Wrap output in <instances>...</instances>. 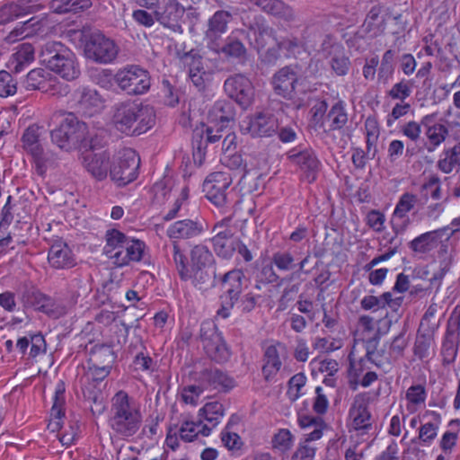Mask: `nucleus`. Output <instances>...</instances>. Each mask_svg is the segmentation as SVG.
<instances>
[{
  "label": "nucleus",
  "mask_w": 460,
  "mask_h": 460,
  "mask_svg": "<svg viewBox=\"0 0 460 460\" xmlns=\"http://www.w3.org/2000/svg\"><path fill=\"white\" fill-rule=\"evenodd\" d=\"M133 402V399L123 390L116 393L111 399L109 425L119 437H132L141 426V412L134 407Z\"/></svg>",
  "instance_id": "obj_1"
},
{
  "label": "nucleus",
  "mask_w": 460,
  "mask_h": 460,
  "mask_svg": "<svg viewBox=\"0 0 460 460\" xmlns=\"http://www.w3.org/2000/svg\"><path fill=\"white\" fill-rule=\"evenodd\" d=\"M243 28L236 32L244 37L250 47L258 53L268 44L267 39H275L276 31L269 25L265 17L254 11L243 10L240 14Z\"/></svg>",
  "instance_id": "obj_2"
},
{
  "label": "nucleus",
  "mask_w": 460,
  "mask_h": 460,
  "mask_svg": "<svg viewBox=\"0 0 460 460\" xmlns=\"http://www.w3.org/2000/svg\"><path fill=\"white\" fill-rule=\"evenodd\" d=\"M87 133V124L74 113L62 117L58 125L50 131L51 141L62 150L71 152L79 149Z\"/></svg>",
  "instance_id": "obj_3"
},
{
  "label": "nucleus",
  "mask_w": 460,
  "mask_h": 460,
  "mask_svg": "<svg viewBox=\"0 0 460 460\" xmlns=\"http://www.w3.org/2000/svg\"><path fill=\"white\" fill-rule=\"evenodd\" d=\"M244 278L241 269H233L219 278V282L225 287V290L219 296L220 307L217 311L218 317L226 319L230 316L232 309L241 298Z\"/></svg>",
  "instance_id": "obj_4"
},
{
  "label": "nucleus",
  "mask_w": 460,
  "mask_h": 460,
  "mask_svg": "<svg viewBox=\"0 0 460 460\" xmlns=\"http://www.w3.org/2000/svg\"><path fill=\"white\" fill-rule=\"evenodd\" d=\"M114 82L127 94L141 95L149 91L151 75L146 69L137 65H129L114 75Z\"/></svg>",
  "instance_id": "obj_5"
},
{
  "label": "nucleus",
  "mask_w": 460,
  "mask_h": 460,
  "mask_svg": "<svg viewBox=\"0 0 460 460\" xmlns=\"http://www.w3.org/2000/svg\"><path fill=\"white\" fill-rule=\"evenodd\" d=\"M140 157L131 148L124 149L110 164L109 175L118 187H125L138 176Z\"/></svg>",
  "instance_id": "obj_6"
},
{
  "label": "nucleus",
  "mask_w": 460,
  "mask_h": 460,
  "mask_svg": "<svg viewBox=\"0 0 460 460\" xmlns=\"http://www.w3.org/2000/svg\"><path fill=\"white\" fill-rule=\"evenodd\" d=\"M200 340L207 356L217 364L227 362L231 350L217 325L211 322H204L200 326Z\"/></svg>",
  "instance_id": "obj_7"
},
{
  "label": "nucleus",
  "mask_w": 460,
  "mask_h": 460,
  "mask_svg": "<svg viewBox=\"0 0 460 460\" xmlns=\"http://www.w3.org/2000/svg\"><path fill=\"white\" fill-rule=\"evenodd\" d=\"M304 74L302 66L298 63L279 68L271 78L274 93L286 100H292L297 92L298 85L302 84Z\"/></svg>",
  "instance_id": "obj_8"
},
{
  "label": "nucleus",
  "mask_w": 460,
  "mask_h": 460,
  "mask_svg": "<svg viewBox=\"0 0 460 460\" xmlns=\"http://www.w3.org/2000/svg\"><path fill=\"white\" fill-rule=\"evenodd\" d=\"M232 177L225 172H214L205 179L202 190L205 197L217 208H226L231 203L229 187Z\"/></svg>",
  "instance_id": "obj_9"
},
{
  "label": "nucleus",
  "mask_w": 460,
  "mask_h": 460,
  "mask_svg": "<svg viewBox=\"0 0 460 460\" xmlns=\"http://www.w3.org/2000/svg\"><path fill=\"white\" fill-rule=\"evenodd\" d=\"M84 52L88 58L100 64H108L117 58L119 48L104 34L93 32L85 42Z\"/></svg>",
  "instance_id": "obj_10"
},
{
  "label": "nucleus",
  "mask_w": 460,
  "mask_h": 460,
  "mask_svg": "<svg viewBox=\"0 0 460 460\" xmlns=\"http://www.w3.org/2000/svg\"><path fill=\"white\" fill-rule=\"evenodd\" d=\"M224 90L233 102L243 110L248 109L254 101V87L251 80L243 74L229 76L224 83Z\"/></svg>",
  "instance_id": "obj_11"
},
{
  "label": "nucleus",
  "mask_w": 460,
  "mask_h": 460,
  "mask_svg": "<svg viewBox=\"0 0 460 460\" xmlns=\"http://www.w3.org/2000/svg\"><path fill=\"white\" fill-rule=\"evenodd\" d=\"M156 10L154 11L155 20L173 32L182 33L181 20L185 8L178 0H158Z\"/></svg>",
  "instance_id": "obj_12"
},
{
  "label": "nucleus",
  "mask_w": 460,
  "mask_h": 460,
  "mask_svg": "<svg viewBox=\"0 0 460 460\" xmlns=\"http://www.w3.org/2000/svg\"><path fill=\"white\" fill-rule=\"evenodd\" d=\"M246 127L242 126L243 132L249 133L252 137H268L279 130V120L270 111H260L249 116Z\"/></svg>",
  "instance_id": "obj_13"
},
{
  "label": "nucleus",
  "mask_w": 460,
  "mask_h": 460,
  "mask_svg": "<svg viewBox=\"0 0 460 460\" xmlns=\"http://www.w3.org/2000/svg\"><path fill=\"white\" fill-rule=\"evenodd\" d=\"M389 17V13L381 5L372 6L363 24L357 31L356 36L359 39H365L367 37L376 38L381 35L385 30Z\"/></svg>",
  "instance_id": "obj_14"
},
{
  "label": "nucleus",
  "mask_w": 460,
  "mask_h": 460,
  "mask_svg": "<svg viewBox=\"0 0 460 460\" xmlns=\"http://www.w3.org/2000/svg\"><path fill=\"white\" fill-rule=\"evenodd\" d=\"M43 5L40 0H16L0 6V25L12 22L21 17L40 11Z\"/></svg>",
  "instance_id": "obj_15"
},
{
  "label": "nucleus",
  "mask_w": 460,
  "mask_h": 460,
  "mask_svg": "<svg viewBox=\"0 0 460 460\" xmlns=\"http://www.w3.org/2000/svg\"><path fill=\"white\" fill-rule=\"evenodd\" d=\"M236 109L230 100L217 101L208 111L210 123L217 127V133L230 129L235 122Z\"/></svg>",
  "instance_id": "obj_16"
},
{
  "label": "nucleus",
  "mask_w": 460,
  "mask_h": 460,
  "mask_svg": "<svg viewBox=\"0 0 460 460\" xmlns=\"http://www.w3.org/2000/svg\"><path fill=\"white\" fill-rule=\"evenodd\" d=\"M199 382L204 388H211L223 393H228L235 387L236 383L234 377L226 371L217 367H210L202 369L199 373Z\"/></svg>",
  "instance_id": "obj_17"
},
{
  "label": "nucleus",
  "mask_w": 460,
  "mask_h": 460,
  "mask_svg": "<svg viewBox=\"0 0 460 460\" xmlns=\"http://www.w3.org/2000/svg\"><path fill=\"white\" fill-rule=\"evenodd\" d=\"M232 20V14L226 10L217 11L208 22L205 32L207 47L218 54V42L222 34L227 31V25Z\"/></svg>",
  "instance_id": "obj_18"
},
{
  "label": "nucleus",
  "mask_w": 460,
  "mask_h": 460,
  "mask_svg": "<svg viewBox=\"0 0 460 460\" xmlns=\"http://www.w3.org/2000/svg\"><path fill=\"white\" fill-rule=\"evenodd\" d=\"M48 261L56 270H68L76 265V257L63 240L55 241L49 249Z\"/></svg>",
  "instance_id": "obj_19"
},
{
  "label": "nucleus",
  "mask_w": 460,
  "mask_h": 460,
  "mask_svg": "<svg viewBox=\"0 0 460 460\" xmlns=\"http://www.w3.org/2000/svg\"><path fill=\"white\" fill-rule=\"evenodd\" d=\"M288 158L305 172L308 182H313L316 180L321 163L313 149L305 148L300 151L292 149L288 153Z\"/></svg>",
  "instance_id": "obj_20"
},
{
  "label": "nucleus",
  "mask_w": 460,
  "mask_h": 460,
  "mask_svg": "<svg viewBox=\"0 0 460 460\" xmlns=\"http://www.w3.org/2000/svg\"><path fill=\"white\" fill-rule=\"evenodd\" d=\"M417 201V196L410 192H405L400 197L392 218V227L396 234H402L406 230L410 223L407 213L414 208Z\"/></svg>",
  "instance_id": "obj_21"
},
{
  "label": "nucleus",
  "mask_w": 460,
  "mask_h": 460,
  "mask_svg": "<svg viewBox=\"0 0 460 460\" xmlns=\"http://www.w3.org/2000/svg\"><path fill=\"white\" fill-rule=\"evenodd\" d=\"M140 105L142 103L124 102L115 106L113 122L119 131L128 136L130 135V129L139 111Z\"/></svg>",
  "instance_id": "obj_22"
},
{
  "label": "nucleus",
  "mask_w": 460,
  "mask_h": 460,
  "mask_svg": "<svg viewBox=\"0 0 460 460\" xmlns=\"http://www.w3.org/2000/svg\"><path fill=\"white\" fill-rule=\"evenodd\" d=\"M216 232L210 241L216 254L225 260H229L234 253V239L231 229L223 225H216L213 228Z\"/></svg>",
  "instance_id": "obj_23"
},
{
  "label": "nucleus",
  "mask_w": 460,
  "mask_h": 460,
  "mask_svg": "<svg viewBox=\"0 0 460 460\" xmlns=\"http://www.w3.org/2000/svg\"><path fill=\"white\" fill-rule=\"evenodd\" d=\"M203 231V220L183 219L172 224L167 229V235L172 239H190L199 236Z\"/></svg>",
  "instance_id": "obj_24"
},
{
  "label": "nucleus",
  "mask_w": 460,
  "mask_h": 460,
  "mask_svg": "<svg viewBox=\"0 0 460 460\" xmlns=\"http://www.w3.org/2000/svg\"><path fill=\"white\" fill-rule=\"evenodd\" d=\"M128 244L124 245L122 250L114 252L110 255L114 260V264L119 267L128 265L130 261H140L142 260L146 244L138 239H131L128 237Z\"/></svg>",
  "instance_id": "obj_25"
},
{
  "label": "nucleus",
  "mask_w": 460,
  "mask_h": 460,
  "mask_svg": "<svg viewBox=\"0 0 460 460\" xmlns=\"http://www.w3.org/2000/svg\"><path fill=\"white\" fill-rule=\"evenodd\" d=\"M77 106L85 115L91 117L100 111L104 103L102 96L90 87H82L77 90Z\"/></svg>",
  "instance_id": "obj_26"
},
{
  "label": "nucleus",
  "mask_w": 460,
  "mask_h": 460,
  "mask_svg": "<svg viewBox=\"0 0 460 460\" xmlns=\"http://www.w3.org/2000/svg\"><path fill=\"white\" fill-rule=\"evenodd\" d=\"M252 4L259 7L262 12L284 22H293L296 18L291 6L282 0H248Z\"/></svg>",
  "instance_id": "obj_27"
},
{
  "label": "nucleus",
  "mask_w": 460,
  "mask_h": 460,
  "mask_svg": "<svg viewBox=\"0 0 460 460\" xmlns=\"http://www.w3.org/2000/svg\"><path fill=\"white\" fill-rule=\"evenodd\" d=\"M236 31H233L226 40L223 46L218 44V53H222L228 59L244 64L248 60V49L239 39Z\"/></svg>",
  "instance_id": "obj_28"
},
{
  "label": "nucleus",
  "mask_w": 460,
  "mask_h": 460,
  "mask_svg": "<svg viewBox=\"0 0 460 460\" xmlns=\"http://www.w3.org/2000/svg\"><path fill=\"white\" fill-rule=\"evenodd\" d=\"M110 158L107 152L86 155L84 157L83 164L94 179L103 181L110 172Z\"/></svg>",
  "instance_id": "obj_29"
},
{
  "label": "nucleus",
  "mask_w": 460,
  "mask_h": 460,
  "mask_svg": "<svg viewBox=\"0 0 460 460\" xmlns=\"http://www.w3.org/2000/svg\"><path fill=\"white\" fill-rule=\"evenodd\" d=\"M71 49L60 41H47L40 47V59L47 68L51 67L55 64L62 61Z\"/></svg>",
  "instance_id": "obj_30"
},
{
  "label": "nucleus",
  "mask_w": 460,
  "mask_h": 460,
  "mask_svg": "<svg viewBox=\"0 0 460 460\" xmlns=\"http://www.w3.org/2000/svg\"><path fill=\"white\" fill-rule=\"evenodd\" d=\"M156 120L155 110L149 104L140 105L135 122L132 124L129 136H139L152 128Z\"/></svg>",
  "instance_id": "obj_31"
},
{
  "label": "nucleus",
  "mask_w": 460,
  "mask_h": 460,
  "mask_svg": "<svg viewBox=\"0 0 460 460\" xmlns=\"http://www.w3.org/2000/svg\"><path fill=\"white\" fill-rule=\"evenodd\" d=\"M436 327L418 328L416 339L413 346V354L420 360L428 358L430 355V349L434 343V333Z\"/></svg>",
  "instance_id": "obj_32"
},
{
  "label": "nucleus",
  "mask_w": 460,
  "mask_h": 460,
  "mask_svg": "<svg viewBox=\"0 0 460 460\" xmlns=\"http://www.w3.org/2000/svg\"><path fill=\"white\" fill-rule=\"evenodd\" d=\"M66 55L68 56L66 58L49 69L66 81H73L78 78L81 74L80 66L75 54L72 50L66 52Z\"/></svg>",
  "instance_id": "obj_33"
},
{
  "label": "nucleus",
  "mask_w": 460,
  "mask_h": 460,
  "mask_svg": "<svg viewBox=\"0 0 460 460\" xmlns=\"http://www.w3.org/2000/svg\"><path fill=\"white\" fill-rule=\"evenodd\" d=\"M348 122L346 104L342 100L337 101L327 113V119L324 133L338 131L344 128Z\"/></svg>",
  "instance_id": "obj_34"
},
{
  "label": "nucleus",
  "mask_w": 460,
  "mask_h": 460,
  "mask_svg": "<svg viewBox=\"0 0 460 460\" xmlns=\"http://www.w3.org/2000/svg\"><path fill=\"white\" fill-rule=\"evenodd\" d=\"M22 298L27 305L35 307L40 312L49 315L54 313V300L35 288L27 289L23 293Z\"/></svg>",
  "instance_id": "obj_35"
},
{
  "label": "nucleus",
  "mask_w": 460,
  "mask_h": 460,
  "mask_svg": "<svg viewBox=\"0 0 460 460\" xmlns=\"http://www.w3.org/2000/svg\"><path fill=\"white\" fill-rule=\"evenodd\" d=\"M89 359L87 364H95L97 366H108L112 367L117 358V355L111 344H95L88 350Z\"/></svg>",
  "instance_id": "obj_36"
},
{
  "label": "nucleus",
  "mask_w": 460,
  "mask_h": 460,
  "mask_svg": "<svg viewBox=\"0 0 460 460\" xmlns=\"http://www.w3.org/2000/svg\"><path fill=\"white\" fill-rule=\"evenodd\" d=\"M447 228H440L434 231L426 232L414 238L409 243V248L419 253L429 252L435 248Z\"/></svg>",
  "instance_id": "obj_37"
},
{
  "label": "nucleus",
  "mask_w": 460,
  "mask_h": 460,
  "mask_svg": "<svg viewBox=\"0 0 460 460\" xmlns=\"http://www.w3.org/2000/svg\"><path fill=\"white\" fill-rule=\"evenodd\" d=\"M93 0H51L49 8L58 14H78L89 10L93 6Z\"/></svg>",
  "instance_id": "obj_38"
},
{
  "label": "nucleus",
  "mask_w": 460,
  "mask_h": 460,
  "mask_svg": "<svg viewBox=\"0 0 460 460\" xmlns=\"http://www.w3.org/2000/svg\"><path fill=\"white\" fill-rule=\"evenodd\" d=\"M189 274L192 285L201 291H208L217 286V266L189 270Z\"/></svg>",
  "instance_id": "obj_39"
},
{
  "label": "nucleus",
  "mask_w": 460,
  "mask_h": 460,
  "mask_svg": "<svg viewBox=\"0 0 460 460\" xmlns=\"http://www.w3.org/2000/svg\"><path fill=\"white\" fill-rule=\"evenodd\" d=\"M190 270L217 266L216 259L209 249L203 244H197L190 250Z\"/></svg>",
  "instance_id": "obj_40"
},
{
  "label": "nucleus",
  "mask_w": 460,
  "mask_h": 460,
  "mask_svg": "<svg viewBox=\"0 0 460 460\" xmlns=\"http://www.w3.org/2000/svg\"><path fill=\"white\" fill-rule=\"evenodd\" d=\"M282 362L276 346H269L263 355V366L261 368L265 381L270 382L280 370Z\"/></svg>",
  "instance_id": "obj_41"
},
{
  "label": "nucleus",
  "mask_w": 460,
  "mask_h": 460,
  "mask_svg": "<svg viewBox=\"0 0 460 460\" xmlns=\"http://www.w3.org/2000/svg\"><path fill=\"white\" fill-rule=\"evenodd\" d=\"M39 129L38 126H30L22 137L23 148L38 161L41 160L43 156V147L40 143Z\"/></svg>",
  "instance_id": "obj_42"
},
{
  "label": "nucleus",
  "mask_w": 460,
  "mask_h": 460,
  "mask_svg": "<svg viewBox=\"0 0 460 460\" xmlns=\"http://www.w3.org/2000/svg\"><path fill=\"white\" fill-rule=\"evenodd\" d=\"M224 414L225 408L222 403L219 402H207L199 411V424H202L203 421L206 420L208 424H211L212 427H216L220 422Z\"/></svg>",
  "instance_id": "obj_43"
},
{
  "label": "nucleus",
  "mask_w": 460,
  "mask_h": 460,
  "mask_svg": "<svg viewBox=\"0 0 460 460\" xmlns=\"http://www.w3.org/2000/svg\"><path fill=\"white\" fill-rule=\"evenodd\" d=\"M328 56L331 58L329 64L336 75L343 76L348 74L350 66V61L343 53V49L341 45L334 46V49L330 50L328 52Z\"/></svg>",
  "instance_id": "obj_44"
},
{
  "label": "nucleus",
  "mask_w": 460,
  "mask_h": 460,
  "mask_svg": "<svg viewBox=\"0 0 460 460\" xmlns=\"http://www.w3.org/2000/svg\"><path fill=\"white\" fill-rule=\"evenodd\" d=\"M34 60V48L31 44L23 43L20 45L19 49L13 55V71L21 73L24 67Z\"/></svg>",
  "instance_id": "obj_45"
},
{
  "label": "nucleus",
  "mask_w": 460,
  "mask_h": 460,
  "mask_svg": "<svg viewBox=\"0 0 460 460\" xmlns=\"http://www.w3.org/2000/svg\"><path fill=\"white\" fill-rule=\"evenodd\" d=\"M49 75H50L49 73L42 68L32 69L27 74L23 85L29 91L47 92L49 87L47 76Z\"/></svg>",
  "instance_id": "obj_46"
},
{
  "label": "nucleus",
  "mask_w": 460,
  "mask_h": 460,
  "mask_svg": "<svg viewBox=\"0 0 460 460\" xmlns=\"http://www.w3.org/2000/svg\"><path fill=\"white\" fill-rule=\"evenodd\" d=\"M357 400L349 410V416L353 418L355 429H369L371 428L370 419L371 413L365 402L357 405Z\"/></svg>",
  "instance_id": "obj_47"
},
{
  "label": "nucleus",
  "mask_w": 460,
  "mask_h": 460,
  "mask_svg": "<svg viewBox=\"0 0 460 460\" xmlns=\"http://www.w3.org/2000/svg\"><path fill=\"white\" fill-rule=\"evenodd\" d=\"M398 55V50L395 49H388L386 50L380 63V66L378 68V80L386 84L393 76L394 72V65L395 59Z\"/></svg>",
  "instance_id": "obj_48"
},
{
  "label": "nucleus",
  "mask_w": 460,
  "mask_h": 460,
  "mask_svg": "<svg viewBox=\"0 0 460 460\" xmlns=\"http://www.w3.org/2000/svg\"><path fill=\"white\" fill-rule=\"evenodd\" d=\"M104 253L110 258L115 250L123 249L125 244H128V236L118 229L111 228L108 229L105 233Z\"/></svg>",
  "instance_id": "obj_49"
},
{
  "label": "nucleus",
  "mask_w": 460,
  "mask_h": 460,
  "mask_svg": "<svg viewBox=\"0 0 460 460\" xmlns=\"http://www.w3.org/2000/svg\"><path fill=\"white\" fill-rule=\"evenodd\" d=\"M447 134V128L442 124H435L428 127L426 136L429 141L424 145L427 151L429 153L434 152L437 146L444 142Z\"/></svg>",
  "instance_id": "obj_50"
},
{
  "label": "nucleus",
  "mask_w": 460,
  "mask_h": 460,
  "mask_svg": "<svg viewBox=\"0 0 460 460\" xmlns=\"http://www.w3.org/2000/svg\"><path fill=\"white\" fill-rule=\"evenodd\" d=\"M310 112L312 117L310 119L311 127L315 130H325L327 113H328V103L325 100H322L315 103Z\"/></svg>",
  "instance_id": "obj_51"
},
{
  "label": "nucleus",
  "mask_w": 460,
  "mask_h": 460,
  "mask_svg": "<svg viewBox=\"0 0 460 460\" xmlns=\"http://www.w3.org/2000/svg\"><path fill=\"white\" fill-rule=\"evenodd\" d=\"M65 393L66 384L63 380H59L56 385L53 405L50 412L51 417L54 419L62 420L65 417Z\"/></svg>",
  "instance_id": "obj_52"
},
{
  "label": "nucleus",
  "mask_w": 460,
  "mask_h": 460,
  "mask_svg": "<svg viewBox=\"0 0 460 460\" xmlns=\"http://www.w3.org/2000/svg\"><path fill=\"white\" fill-rule=\"evenodd\" d=\"M169 248L171 249L172 260L180 279L183 281L190 280V268L188 266V259L186 255L180 249V246L176 242H173L172 247Z\"/></svg>",
  "instance_id": "obj_53"
},
{
  "label": "nucleus",
  "mask_w": 460,
  "mask_h": 460,
  "mask_svg": "<svg viewBox=\"0 0 460 460\" xmlns=\"http://www.w3.org/2000/svg\"><path fill=\"white\" fill-rule=\"evenodd\" d=\"M445 158L438 161V167L443 172L449 173L456 165H460V142L445 150Z\"/></svg>",
  "instance_id": "obj_54"
},
{
  "label": "nucleus",
  "mask_w": 460,
  "mask_h": 460,
  "mask_svg": "<svg viewBox=\"0 0 460 460\" xmlns=\"http://www.w3.org/2000/svg\"><path fill=\"white\" fill-rule=\"evenodd\" d=\"M106 145V136L103 132L89 131L84 135L79 150L95 151L100 150Z\"/></svg>",
  "instance_id": "obj_55"
},
{
  "label": "nucleus",
  "mask_w": 460,
  "mask_h": 460,
  "mask_svg": "<svg viewBox=\"0 0 460 460\" xmlns=\"http://www.w3.org/2000/svg\"><path fill=\"white\" fill-rule=\"evenodd\" d=\"M279 280V276L275 272L272 262L262 265L255 276L254 288L258 290L262 288V285L274 284Z\"/></svg>",
  "instance_id": "obj_56"
},
{
  "label": "nucleus",
  "mask_w": 460,
  "mask_h": 460,
  "mask_svg": "<svg viewBox=\"0 0 460 460\" xmlns=\"http://www.w3.org/2000/svg\"><path fill=\"white\" fill-rule=\"evenodd\" d=\"M271 262L281 271H289L296 268V259L289 251L274 252Z\"/></svg>",
  "instance_id": "obj_57"
},
{
  "label": "nucleus",
  "mask_w": 460,
  "mask_h": 460,
  "mask_svg": "<svg viewBox=\"0 0 460 460\" xmlns=\"http://www.w3.org/2000/svg\"><path fill=\"white\" fill-rule=\"evenodd\" d=\"M454 335V332L447 327L445 340L442 343V356H443V364L450 365L456 360L458 352V347L451 339V336Z\"/></svg>",
  "instance_id": "obj_58"
},
{
  "label": "nucleus",
  "mask_w": 460,
  "mask_h": 460,
  "mask_svg": "<svg viewBox=\"0 0 460 460\" xmlns=\"http://www.w3.org/2000/svg\"><path fill=\"white\" fill-rule=\"evenodd\" d=\"M17 80L11 73L5 70L0 71V97L7 98L17 93Z\"/></svg>",
  "instance_id": "obj_59"
},
{
  "label": "nucleus",
  "mask_w": 460,
  "mask_h": 460,
  "mask_svg": "<svg viewBox=\"0 0 460 460\" xmlns=\"http://www.w3.org/2000/svg\"><path fill=\"white\" fill-rule=\"evenodd\" d=\"M412 86V80L402 79L393 85L387 92V95L394 100H400L402 102L411 95Z\"/></svg>",
  "instance_id": "obj_60"
},
{
  "label": "nucleus",
  "mask_w": 460,
  "mask_h": 460,
  "mask_svg": "<svg viewBox=\"0 0 460 460\" xmlns=\"http://www.w3.org/2000/svg\"><path fill=\"white\" fill-rule=\"evenodd\" d=\"M209 73L204 71L203 66L198 64L189 68V77L199 92H204L209 81Z\"/></svg>",
  "instance_id": "obj_61"
},
{
  "label": "nucleus",
  "mask_w": 460,
  "mask_h": 460,
  "mask_svg": "<svg viewBox=\"0 0 460 460\" xmlns=\"http://www.w3.org/2000/svg\"><path fill=\"white\" fill-rule=\"evenodd\" d=\"M112 367L108 366H97L95 364H88L86 376L89 381L93 382V387L102 382L111 373Z\"/></svg>",
  "instance_id": "obj_62"
},
{
  "label": "nucleus",
  "mask_w": 460,
  "mask_h": 460,
  "mask_svg": "<svg viewBox=\"0 0 460 460\" xmlns=\"http://www.w3.org/2000/svg\"><path fill=\"white\" fill-rule=\"evenodd\" d=\"M438 426L439 425L433 422H428L421 425L419 431V437L414 438L411 442L416 444L419 441H421L425 445H429L437 437Z\"/></svg>",
  "instance_id": "obj_63"
},
{
  "label": "nucleus",
  "mask_w": 460,
  "mask_h": 460,
  "mask_svg": "<svg viewBox=\"0 0 460 460\" xmlns=\"http://www.w3.org/2000/svg\"><path fill=\"white\" fill-rule=\"evenodd\" d=\"M273 40H275V43L279 46L280 50H285L288 56L295 55L296 52L303 47V42L295 36L278 39L275 35V39Z\"/></svg>",
  "instance_id": "obj_64"
}]
</instances>
